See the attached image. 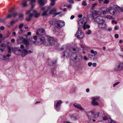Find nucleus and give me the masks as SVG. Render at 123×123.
<instances>
[{
  "instance_id": "e2e57ef3",
  "label": "nucleus",
  "mask_w": 123,
  "mask_h": 123,
  "mask_svg": "<svg viewBox=\"0 0 123 123\" xmlns=\"http://www.w3.org/2000/svg\"><path fill=\"white\" fill-rule=\"evenodd\" d=\"M4 27L3 26H1L0 27V29L1 30H3L4 29Z\"/></svg>"
},
{
  "instance_id": "6e6552de",
  "label": "nucleus",
  "mask_w": 123,
  "mask_h": 123,
  "mask_svg": "<svg viewBox=\"0 0 123 123\" xmlns=\"http://www.w3.org/2000/svg\"><path fill=\"white\" fill-rule=\"evenodd\" d=\"M87 22L86 18L85 17H84L79 20L78 24L80 26L82 27Z\"/></svg>"
},
{
  "instance_id": "4be33fe9",
  "label": "nucleus",
  "mask_w": 123,
  "mask_h": 123,
  "mask_svg": "<svg viewBox=\"0 0 123 123\" xmlns=\"http://www.w3.org/2000/svg\"><path fill=\"white\" fill-rule=\"evenodd\" d=\"M70 118L71 120L75 121L77 120V116L75 115H73L71 116Z\"/></svg>"
},
{
  "instance_id": "cd10ccee",
  "label": "nucleus",
  "mask_w": 123,
  "mask_h": 123,
  "mask_svg": "<svg viewBox=\"0 0 123 123\" xmlns=\"http://www.w3.org/2000/svg\"><path fill=\"white\" fill-rule=\"evenodd\" d=\"M38 2L40 5H42L44 4L45 1L44 0H38Z\"/></svg>"
},
{
  "instance_id": "0eeeda50",
  "label": "nucleus",
  "mask_w": 123,
  "mask_h": 123,
  "mask_svg": "<svg viewBox=\"0 0 123 123\" xmlns=\"http://www.w3.org/2000/svg\"><path fill=\"white\" fill-rule=\"evenodd\" d=\"M17 41L19 44L21 43L22 42L24 43L26 46L29 44L28 41L25 39L23 38L22 37H18L17 39Z\"/></svg>"
},
{
  "instance_id": "ddd939ff",
  "label": "nucleus",
  "mask_w": 123,
  "mask_h": 123,
  "mask_svg": "<svg viewBox=\"0 0 123 123\" xmlns=\"http://www.w3.org/2000/svg\"><path fill=\"white\" fill-rule=\"evenodd\" d=\"M80 49L79 48H70L68 49V50L70 52L73 53L77 52L80 50Z\"/></svg>"
},
{
  "instance_id": "8fccbe9b",
  "label": "nucleus",
  "mask_w": 123,
  "mask_h": 123,
  "mask_svg": "<svg viewBox=\"0 0 123 123\" xmlns=\"http://www.w3.org/2000/svg\"><path fill=\"white\" fill-rule=\"evenodd\" d=\"M99 98V97H93L92 98V99H94L96 101Z\"/></svg>"
},
{
  "instance_id": "3c124183",
  "label": "nucleus",
  "mask_w": 123,
  "mask_h": 123,
  "mask_svg": "<svg viewBox=\"0 0 123 123\" xmlns=\"http://www.w3.org/2000/svg\"><path fill=\"white\" fill-rule=\"evenodd\" d=\"M23 24H20L19 26V29H21L23 27Z\"/></svg>"
},
{
  "instance_id": "9d476101",
  "label": "nucleus",
  "mask_w": 123,
  "mask_h": 123,
  "mask_svg": "<svg viewBox=\"0 0 123 123\" xmlns=\"http://www.w3.org/2000/svg\"><path fill=\"white\" fill-rule=\"evenodd\" d=\"M108 11L110 14L114 15L116 14V9L113 7L110 6L108 8Z\"/></svg>"
},
{
  "instance_id": "c756f323",
  "label": "nucleus",
  "mask_w": 123,
  "mask_h": 123,
  "mask_svg": "<svg viewBox=\"0 0 123 123\" xmlns=\"http://www.w3.org/2000/svg\"><path fill=\"white\" fill-rule=\"evenodd\" d=\"M108 8H106L105 10L102 11V13L103 14L105 15L107 14L108 12Z\"/></svg>"
},
{
  "instance_id": "864d4df0",
  "label": "nucleus",
  "mask_w": 123,
  "mask_h": 123,
  "mask_svg": "<svg viewBox=\"0 0 123 123\" xmlns=\"http://www.w3.org/2000/svg\"><path fill=\"white\" fill-rule=\"evenodd\" d=\"M109 118H108L106 116H105L103 117V120H108V119Z\"/></svg>"
},
{
  "instance_id": "2f4dec72",
  "label": "nucleus",
  "mask_w": 123,
  "mask_h": 123,
  "mask_svg": "<svg viewBox=\"0 0 123 123\" xmlns=\"http://www.w3.org/2000/svg\"><path fill=\"white\" fill-rule=\"evenodd\" d=\"M17 21V20H16V21H11L10 23L8 24V27H10L11 25H13L15 24L16 22Z\"/></svg>"
},
{
  "instance_id": "f257e3e1",
  "label": "nucleus",
  "mask_w": 123,
  "mask_h": 123,
  "mask_svg": "<svg viewBox=\"0 0 123 123\" xmlns=\"http://www.w3.org/2000/svg\"><path fill=\"white\" fill-rule=\"evenodd\" d=\"M47 41H45V38L43 37L40 38V41L41 43L43 44L46 46L53 45L55 43L54 39L49 36H47Z\"/></svg>"
},
{
  "instance_id": "37998d69",
  "label": "nucleus",
  "mask_w": 123,
  "mask_h": 123,
  "mask_svg": "<svg viewBox=\"0 0 123 123\" xmlns=\"http://www.w3.org/2000/svg\"><path fill=\"white\" fill-rule=\"evenodd\" d=\"M13 48L12 47L10 46H8L7 47L8 49L9 50L12 51V49Z\"/></svg>"
},
{
  "instance_id": "f8f14e48",
  "label": "nucleus",
  "mask_w": 123,
  "mask_h": 123,
  "mask_svg": "<svg viewBox=\"0 0 123 123\" xmlns=\"http://www.w3.org/2000/svg\"><path fill=\"white\" fill-rule=\"evenodd\" d=\"M45 33V30L43 29H39L36 32V34L39 36L43 35Z\"/></svg>"
},
{
  "instance_id": "aec40b11",
  "label": "nucleus",
  "mask_w": 123,
  "mask_h": 123,
  "mask_svg": "<svg viewBox=\"0 0 123 123\" xmlns=\"http://www.w3.org/2000/svg\"><path fill=\"white\" fill-rule=\"evenodd\" d=\"M30 0V3L31 5V9H33V8L35 5L34 3H35L36 1V0H28V1Z\"/></svg>"
},
{
  "instance_id": "f704fd0d",
  "label": "nucleus",
  "mask_w": 123,
  "mask_h": 123,
  "mask_svg": "<svg viewBox=\"0 0 123 123\" xmlns=\"http://www.w3.org/2000/svg\"><path fill=\"white\" fill-rule=\"evenodd\" d=\"M51 2L50 4L51 6H54L55 4V1L56 0H50Z\"/></svg>"
},
{
  "instance_id": "c85d7f7f",
  "label": "nucleus",
  "mask_w": 123,
  "mask_h": 123,
  "mask_svg": "<svg viewBox=\"0 0 123 123\" xmlns=\"http://www.w3.org/2000/svg\"><path fill=\"white\" fill-rule=\"evenodd\" d=\"M81 48L84 50H87L89 49V47L83 45H81Z\"/></svg>"
},
{
  "instance_id": "09e8293b",
  "label": "nucleus",
  "mask_w": 123,
  "mask_h": 123,
  "mask_svg": "<svg viewBox=\"0 0 123 123\" xmlns=\"http://www.w3.org/2000/svg\"><path fill=\"white\" fill-rule=\"evenodd\" d=\"M17 13L14 12L12 14L13 17H15L17 15Z\"/></svg>"
},
{
  "instance_id": "5701e85b",
  "label": "nucleus",
  "mask_w": 123,
  "mask_h": 123,
  "mask_svg": "<svg viewBox=\"0 0 123 123\" xmlns=\"http://www.w3.org/2000/svg\"><path fill=\"white\" fill-rule=\"evenodd\" d=\"M57 9L56 8H53L51 9L49 12V13L50 14L54 13L55 14L56 12Z\"/></svg>"
},
{
  "instance_id": "a211bd4d",
  "label": "nucleus",
  "mask_w": 123,
  "mask_h": 123,
  "mask_svg": "<svg viewBox=\"0 0 123 123\" xmlns=\"http://www.w3.org/2000/svg\"><path fill=\"white\" fill-rule=\"evenodd\" d=\"M7 45L6 44L3 43L0 45V49L1 51L3 52L5 49Z\"/></svg>"
},
{
  "instance_id": "69168bd1",
  "label": "nucleus",
  "mask_w": 123,
  "mask_h": 123,
  "mask_svg": "<svg viewBox=\"0 0 123 123\" xmlns=\"http://www.w3.org/2000/svg\"><path fill=\"white\" fill-rule=\"evenodd\" d=\"M74 17H75V16L74 15H72L70 17V19H72L74 18Z\"/></svg>"
},
{
  "instance_id": "bf43d9fd",
  "label": "nucleus",
  "mask_w": 123,
  "mask_h": 123,
  "mask_svg": "<svg viewBox=\"0 0 123 123\" xmlns=\"http://www.w3.org/2000/svg\"><path fill=\"white\" fill-rule=\"evenodd\" d=\"M92 65V63L91 62H89L88 63V65L89 66H91Z\"/></svg>"
},
{
  "instance_id": "de8ad7c7",
  "label": "nucleus",
  "mask_w": 123,
  "mask_h": 123,
  "mask_svg": "<svg viewBox=\"0 0 123 123\" xmlns=\"http://www.w3.org/2000/svg\"><path fill=\"white\" fill-rule=\"evenodd\" d=\"M120 83V82H118L117 83H114L113 85V87H114L115 86H116L119 83Z\"/></svg>"
},
{
  "instance_id": "ea45409f",
  "label": "nucleus",
  "mask_w": 123,
  "mask_h": 123,
  "mask_svg": "<svg viewBox=\"0 0 123 123\" xmlns=\"http://www.w3.org/2000/svg\"><path fill=\"white\" fill-rule=\"evenodd\" d=\"M82 5L83 6H86L87 5V4L86 3V1H83L82 3Z\"/></svg>"
},
{
  "instance_id": "7c9ffc66",
  "label": "nucleus",
  "mask_w": 123,
  "mask_h": 123,
  "mask_svg": "<svg viewBox=\"0 0 123 123\" xmlns=\"http://www.w3.org/2000/svg\"><path fill=\"white\" fill-rule=\"evenodd\" d=\"M33 12L34 15H35V17L36 18H37L39 16V14L37 13V12L36 11H33Z\"/></svg>"
},
{
  "instance_id": "e433bc0d",
  "label": "nucleus",
  "mask_w": 123,
  "mask_h": 123,
  "mask_svg": "<svg viewBox=\"0 0 123 123\" xmlns=\"http://www.w3.org/2000/svg\"><path fill=\"white\" fill-rule=\"evenodd\" d=\"M19 18L20 20H21L23 19V14H21L19 15Z\"/></svg>"
},
{
  "instance_id": "4c0bfd02",
  "label": "nucleus",
  "mask_w": 123,
  "mask_h": 123,
  "mask_svg": "<svg viewBox=\"0 0 123 123\" xmlns=\"http://www.w3.org/2000/svg\"><path fill=\"white\" fill-rule=\"evenodd\" d=\"M13 17L12 15V14H9L6 16V18H11Z\"/></svg>"
},
{
  "instance_id": "7ed1b4c3",
  "label": "nucleus",
  "mask_w": 123,
  "mask_h": 123,
  "mask_svg": "<svg viewBox=\"0 0 123 123\" xmlns=\"http://www.w3.org/2000/svg\"><path fill=\"white\" fill-rule=\"evenodd\" d=\"M92 18L94 19V21L98 24L104 20V18L100 16L95 17L94 15H92Z\"/></svg>"
},
{
  "instance_id": "6e6d98bb",
  "label": "nucleus",
  "mask_w": 123,
  "mask_h": 123,
  "mask_svg": "<svg viewBox=\"0 0 123 123\" xmlns=\"http://www.w3.org/2000/svg\"><path fill=\"white\" fill-rule=\"evenodd\" d=\"M31 20V18L29 17L28 18H27L26 19V20L27 21H29Z\"/></svg>"
},
{
  "instance_id": "9b49d317",
  "label": "nucleus",
  "mask_w": 123,
  "mask_h": 123,
  "mask_svg": "<svg viewBox=\"0 0 123 123\" xmlns=\"http://www.w3.org/2000/svg\"><path fill=\"white\" fill-rule=\"evenodd\" d=\"M50 7L48 6L47 8L43 7L41 9V10L43 11L42 13V15L45 16L48 15L47 13L48 10L50 9Z\"/></svg>"
},
{
  "instance_id": "58836bf2",
  "label": "nucleus",
  "mask_w": 123,
  "mask_h": 123,
  "mask_svg": "<svg viewBox=\"0 0 123 123\" xmlns=\"http://www.w3.org/2000/svg\"><path fill=\"white\" fill-rule=\"evenodd\" d=\"M91 32V31L90 30H88L86 32V34L87 35H90Z\"/></svg>"
},
{
  "instance_id": "603ef678",
  "label": "nucleus",
  "mask_w": 123,
  "mask_h": 123,
  "mask_svg": "<svg viewBox=\"0 0 123 123\" xmlns=\"http://www.w3.org/2000/svg\"><path fill=\"white\" fill-rule=\"evenodd\" d=\"M68 2L71 4H73L74 3V1L73 0H68Z\"/></svg>"
},
{
  "instance_id": "bb28decb",
  "label": "nucleus",
  "mask_w": 123,
  "mask_h": 123,
  "mask_svg": "<svg viewBox=\"0 0 123 123\" xmlns=\"http://www.w3.org/2000/svg\"><path fill=\"white\" fill-rule=\"evenodd\" d=\"M90 53L94 55V56L96 55L97 54V52L96 51H94L92 49H91L90 51Z\"/></svg>"
},
{
  "instance_id": "a19ab883",
  "label": "nucleus",
  "mask_w": 123,
  "mask_h": 123,
  "mask_svg": "<svg viewBox=\"0 0 123 123\" xmlns=\"http://www.w3.org/2000/svg\"><path fill=\"white\" fill-rule=\"evenodd\" d=\"M97 5V3H94L92 5V9H94L95 8V7Z\"/></svg>"
},
{
  "instance_id": "39448f33",
  "label": "nucleus",
  "mask_w": 123,
  "mask_h": 123,
  "mask_svg": "<svg viewBox=\"0 0 123 123\" xmlns=\"http://www.w3.org/2000/svg\"><path fill=\"white\" fill-rule=\"evenodd\" d=\"M75 36L77 38L80 39H82L84 37V33L80 27H78L77 32Z\"/></svg>"
},
{
  "instance_id": "338daca9",
  "label": "nucleus",
  "mask_w": 123,
  "mask_h": 123,
  "mask_svg": "<svg viewBox=\"0 0 123 123\" xmlns=\"http://www.w3.org/2000/svg\"><path fill=\"white\" fill-rule=\"evenodd\" d=\"M84 59L85 60H88V59L87 58L86 56H84Z\"/></svg>"
},
{
  "instance_id": "412c9836",
  "label": "nucleus",
  "mask_w": 123,
  "mask_h": 123,
  "mask_svg": "<svg viewBox=\"0 0 123 123\" xmlns=\"http://www.w3.org/2000/svg\"><path fill=\"white\" fill-rule=\"evenodd\" d=\"M20 49H19L17 47H15L13 48L12 51L13 53L16 54H17L16 53V52L18 51H19Z\"/></svg>"
},
{
  "instance_id": "473e14b6",
  "label": "nucleus",
  "mask_w": 123,
  "mask_h": 123,
  "mask_svg": "<svg viewBox=\"0 0 123 123\" xmlns=\"http://www.w3.org/2000/svg\"><path fill=\"white\" fill-rule=\"evenodd\" d=\"M108 121L109 123H116V122L111 120L110 118L108 119Z\"/></svg>"
},
{
  "instance_id": "2eb2a0df",
  "label": "nucleus",
  "mask_w": 123,
  "mask_h": 123,
  "mask_svg": "<svg viewBox=\"0 0 123 123\" xmlns=\"http://www.w3.org/2000/svg\"><path fill=\"white\" fill-rule=\"evenodd\" d=\"M62 57L64 58H68L69 56L68 51L67 49L64 50L62 54Z\"/></svg>"
},
{
  "instance_id": "a18cd8bd",
  "label": "nucleus",
  "mask_w": 123,
  "mask_h": 123,
  "mask_svg": "<svg viewBox=\"0 0 123 123\" xmlns=\"http://www.w3.org/2000/svg\"><path fill=\"white\" fill-rule=\"evenodd\" d=\"M88 113L89 114H91V115H93L94 114V112L92 111H89L88 112Z\"/></svg>"
},
{
  "instance_id": "4d7b16f0",
  "label": "nucleus",
  "mask_w": 123,
  "mask_h": 123,
  "mask_svg": "<svg viewBox=\"0 0 123 123\" xmlns=\"http://www.w3.org/2000/svg\"><path fill=\"white\" fill-rule=\"evenodd\" d=\"M112 23H114L115 24L117 23V22L116 21H115L114 20H113L112 21Z\"/></svg>"
},
{
  "instance_id": "79ce46f5",
  "label": "nucleus",
  "mask_w": 123,
  "mask_h": 123,
  "mask_svg": "<svg viewBox=\"0 0 123 123\" xmlns=\"http://www.w3.org/2000/svg\"><path fill=\"white\" fill-rule=\"evenodd\" d=\"M109 2L108 0H104V3L105 4H107Z\"/></svg>"
},
{
  "instance_id": "774afa93",
  "label": "nucleus",
  "mask_w": 123,
  "mask_h": 123,
  "mask_svg": "<svg viewBox=\"0 0 123 123\" xmlns=\"http://www.w3.org/2000/svg\"><path fill=\"white\" fill-rule=\"evenodd\" d=\"M92 65L93 67H95L96 66L97 64L96 63H94L92 64Z\"/></svg>"
},
{
  "instance_id": "6ab92c4d",
  "label": "nucleus",
  "mask_w": 123,
  "mask_h": 123,
  "mask_svg": "<svg viewBox=\"0 0 123 123\" xmlns=\"http://www.w3.org/2000/svg\"><path fill=\"white\" fill-rule=\"evenodd\" d=\"M11 55V54H7L6 55H3L2 56V58L3 60H7L9 59V57Z\"/></svg>"
},
{
  "instance_id": "dca6fc26",
  "label": "nucleus",
  "mask_w": 123,
  "mask_h": 123,
  "mask_svg": "<svg viewBox=\"0 0 123 123\" xmlns=\"http://www.w3.org/2000/svg\"><path fill=\"white\" fill-rule=\"evenodd\" d=\"M73 105L75 108L78 109L81 111H83L84 109L78 103H74Z\"/></svg>"
},
{
  "instance_id": "13d9d810",
  "label": "nucleus",
  "mask_w": 123,
  "mask_h": 123,
  "mask_svg": "<svg viewBox=\"0 0 123 123\" xmlns=\"http://www.w3.org/2000/svg\"><path fill=\"white\" fill-rule=\"evenodd\" d=\"M115 37L116 38H118V37L119 36L117 34H116L114 35Z\"/></svg>"
},
{
  "instance_id": "1a4fd4ad",
  "label": "nucleus",
  "mask_w": 123,
  "mask_h": 123,
  "mask_svg": "<svg viewBox=\"0 0 123 123\" xmlns=\"http://www.w3.org/2000/svg\"><path fill=\"white\" fill-rule=\"evenodd\" d=\"M105 20H103L98 24V27L100 28L107 30V25L105 23Z\"/></svg>"
},
{
  "instance_id": "0e129e2a",
  "label": "nucleus",
  "mask_w": 123,
  "mask_h": 123,
  "mask_svg": "<svg viewBox=\"0 0 123 123\" xmlns=\"http://www.w3.org/2000/svg\"><path fill=\"white\" fill-rule=\"evenodd\" d=\"M93 55L91 54H89L88 55V56L90 58H92V57H93Z\"/></svg>"
},
{
  "instance_id": "c03bdc74",
  "label": "nucleus",
  "mask_w": 123,
  "mask_h": 123,
  "mask_svg": "<svg viewBox=\"0 0 123 123\" xmlns=\"http://www.w3.org/2000/svg\"><path fill=\"white\" fill-rule=\"evenodd\" d=\"M98 57L96 56H95L93 57V60L94 61H96L97 60Z\"/></svg>"
},
{
  "instance_id": "f03ea898",
  "label": "nucleus",
  "mask_w": 123,
  "mask_h": 123,
  "mask_svg": "<svg viewBox=\"0 0 123 123\" xmlns=\"http://www.w3.org/2000/svg\"><path fill=\"white\" fill-rule=\"evenodd\" d=\"M20 47L21 49H20L19 51L21 53V55L22 57H24L28 53L30 54L32 53L31 50H29L28 51L25 49L24 48V46L23 45H21Z\"/></svg>"
},
{
  "instance_id": "c9c22d12",
  "label": "nucleus",
  "mask_w": 123,
  "mask_h": 123,
  "mask_svg": "<svg viewBox=\"0 0 123 123\" xmlns=\"http://www.w3.org/2000/svg\"><path fill=\"white\" fill-rule=\"evenodd\" d=\"M100 114L99 112H98L97 113L94 115L95 117V118H97L99 116V115Z\"/></svg>"
},
{
  "instance_id": "20e7f679",
  "label": "nucleus",
  "mask_w": 123,
  "mask_h": 123,
  "mask_svg": "<svg viewBox=\"0 0 123 123\" xmlns=\"http://www.w3.org/2000/svg\"><path fill=\"white\" fill-rule=\"evenodd\" d=\"M65 25V22L61 20H59L55 21V27L58 28H60L63 27Z\"/></svg>"
},
{
  "instance_id": "393cba45",
  "label": "nucleus",
  "mask_w": 123,
  "mask_h": 123,
  "mask_svg": "<svg viewBox=\"0 0 123 123\" xmlns=\"http://www.w3.org/2000/svg\"><path fill=\"white\" fill-rule=\"evenodd\" d=\"M86 24V23H85V24H84V25L82 26L84 30H85L87 29H89L90 27V26L89 25Z\"/></svg>"
},
{
  "instance_id": "49530a36",
  "label": "nucleus",
  "mask_w": 123,
  "mask_h": 123,
  "mask_svg": "<svg viewBox=\"0 0 123 123\" xmlns=\"http://www.w3.org/2000/svg\"><path fill=\"white\" fill-rule=\"evenodd\" d=\"M119 28V26L118 25L116 26L114 28V29L115 30H117Z\"/></svg>"
},
{
  "instance_id": "423d86ee",
  "label": "nucleus",
  "mask_w": 123,
  "mask_h": 123,
  "mask_svg": "<svg viewBox=\"0 0 123 123\" xmlns=\"http://www.w3.org/2000/svg\"><path fill=\"white\" fill-rule=\"evenodd\" d=\"M123 69V63L120 62H118L114 68L115 70L121 71Z\"/></svg>"
},
{
  "instance_id": "5fc2aeb1",
  "label": "nucleus",
  "mask_w": 123,
  "mask_h": 123,
  "mask_svg": "<svg viewBox=\"0 0 123 123\" xmlns=\"http://www.w3.org/2000/svg\"><path fill=\"white\" fill-rule=\"evenodd\" d=\"M24 31V30L22 29H21L19 30L18 31V33L20 34L22 33Z\"/></svg>"
},
{
  "instance_id": "680f3d73",
  "label": "nucleus",
  "mask_w": 123,
  "mask_h": 123,
  "mask_svg": "<svg viewBox=\"0 0 123 123\" xmlns=\"http://www.w3.org/2000/svg\"><path fill=\"white\" fill-rule=\"evenodd\" d=\"M83 16L82 15V14H79L78 15V18H81Z\"/></svg>"
},
{
  "instance_id": "b1692460",
  "label": "nucleus",
  "mask_w": 123,
  "mask_h": 123,
  "mask_svg": "<svg viewBox=\"0 0 123 123\" xmlns=\"http://www.w3.org/2000/svg\"><path fill=\"white\" fill-rule=\"evenodd\" d=\"M28 0H25L23 1L21 3L22 5L24 7H25L27 5V3Z\"/></svg>"
},
{
  "instance_id": "f3484780",
  "label": "nucleus",
  "mask_w": 123,
  "mask_h": 123,
  "mask_svg": "<svg viewBox=\"0 0 123 123\" xmlns=\"http://www.w3.org/2000/svg\"><path fill=\"white\" fill-rule=\"evenodd\" d=\"M82 59V56L80 54L76 55L75 57L74 58V59L76 60L77 62L80 61Z\"/></svg>"
},
{
  "instance_id": "052dcab7",
  "label": "nucleus",
  "mask_w": 123,
  "mask_h": 123,
  "mask_svg": "<svg viewBox=\"0 0 123 123\" xmlns=\"http://www.w3.org/2000/svg\"><path fill=\"white\" fill-rule=\"evenodd\" d=\"M66 6L68 8H72V6L71 5Z\"/></svg>"
},
{
  "instance_id": "a878e982",
  "label": "nucleus",
  "mask_w": 123,
  "mask_h": 123,
  "mask_svg": "<svg viewBox=\"0 0 123 123\" xmlns=\"http://www.w3.org/2000/svg\"><path fill=\"white\" fill-rule=\"evenodd\" d=\"M93 101H92L91 104L93 105H98V103L95 100L92 99Z\"/></svg>"
},
{
  "instance_id": "72a5a7b5",
  "label": "nucleus",
  "mask_w": 123,
  "mask_h": 123,
  "mask_svg": "<svg viewBox=\"0 0 123 123\" xmlns=\"http://www.w3.org/2000/svg\"><path fill=\"white\" fill-rule=\"evenodd\" d=\"M117 9L119 12H123V8H121L118 6H117Z\"/></svg>"
},
{
  "instance_id": "4468645a",
  "label": "nucleus",
  "mask_w": 123,
  "mask_h": 123,
  "mask_svg": "<svg viewBox=\"0 0 123 123\" xmlns=\"http://www.w3.org/2000/svg\"><path fill=\"white\" fill-rule=\"evenodd\" d=\"M62 102V100H59L57 102L55 105H54V106L56 110L58 111L60 109Z\"/></svg>"
}]
</instances>
